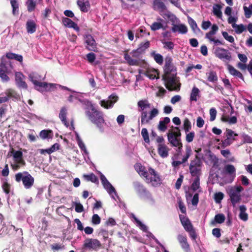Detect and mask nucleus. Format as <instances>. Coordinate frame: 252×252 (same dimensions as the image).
<instances>
[{
    "label": "nucleus",
    "instance_id": "1",
    "mask_svg": "<svg viewBox=\"0 0 252 252\" xmlns=\"http://www.w3.org/2000/svg\"><path fill=\"white\" fill-rule=\"evenodd\" d=\"M139 107L138 111L141 112V123L142 125L149 124L151 120H153L159 113L158 110L157 108L152 109L148 116V113L145 109L150 107V104L148 100H140L137 103Z\"/></svg>",
    "mask_w": 252,
    "mask_h": 252
},
{
    "label": "nucleus",
    "instance_id": "2",
    "mask_svg": "<svg viewBox=\"0 0 252 252\" xmlns=\"http://www.w3.org/2000/svg\"><path fill=\"white\" fill-rule=\"evenodd\" d=\"M85 113L88 119L93 124L100 128L102 127V124L104 123V119L101 111H98L93 104H91Z\"/></svg>",
    "mask_w": 252,
    "mask_h": 252
},
{
    "label": "nucleus",
    "instance_id": "3",
    "mask_svg": "<svg viewBox=\"0 0 252 252\" xmlns=\"http://www.w3.org/2000/svg\"><path fill=\"white\" fill-rule=\"evenodd\" d=\"M142 54L140 49L133 50L130 53V54L132 56V57H131L130 55L128 54L127 51H125L124 58L129 65L141 66L145 63L144 60L139 59L140 55Z\"/></svg>",
    "mask_w": 252,
    "mask_h": 252
},
{
    "label": "nucleus",
    "instance_id": "4",
    "mask_svg": "<svg viewBox=\"0 0 252 252\" xmlns=\"http://www.w3.org/2000/svg\"><path fill=\"white\" fill-rule=\"evenodd\" d=\"M15 181L17 182L22 181L23 184L26 189H29L33 185L34 179L27 171L19 172L15 174Z\"/></svg>",
    "mask_w": 252,
    "mask_h": 252
},
{
    "label": "nucleus",
    "instance_id": "5",
    "mask_svg": "<svg viewBox=\"0 0 252 252\" xmlns=\"http://www.w3.org/2000/svg\"><path fill=\"white\" fill-rule=\"evenodd\" d=\"M103 248L102 244L97 239L86 238L82 246L83 251H97Z\"/></svg>",
    "mask_w": 252,
    "mask_h": 252
},
{
    "label": "nucleus",
    "instance_id": "6",
    "mask_svg": "<svg viewBox=\"0 0 252 252\" xmlns=\"http://www.w3.org/2000/svg\"><path fill=\"white\" fill-rule=\"evenodd\" d=\"M179 79L177 75H162V79L165 83V87L170 91H179L180 90L181 84L180 83L177 84L179 81Z\"/></svg>",
    "mask_w": 252,
    "mask_h": 252
},
{
    "label": "nucleus",
    "instance_id": "7",
    "mask_svg": "<svg viewBox=\"0 0 252 252\" xmlns=\"http://www.w3.org/2000/svg\"><path fill=\"white\" fill-rule=\"evenodd\" d=\"M202 161L197 155L190 161L189 170L191 176H200L201 174Z\"/></svg>",
    "mask_w": 252,
    "mask_h": 252
},
{
    "label": "nucleus",
    "instance_id": "8",
    "mask_svg": "<svg viewBox=\"0 0 252 252\" xmlns=\"http://www.w3.org/2000/svg\"><path fill=\"white\" fill-rule=\"evenodd\" d=\"M243 190V188L239 186L232 187L228 190L227 193L230 197V200L234 207L240 202L241 200L240 192Z\"/></svg>",
    "mask_w": 252,
    "mask_h": 252
},
{
    "label": "nucleus",
    "instance_id": "9",
    "mask_svg": "<svg viewBox=\"0 0 252 252\" xmlns=\"http://www.w3.org/2000/svg\"><path fill=\"white\" fill-rule=\"evenodd\" d=\"M148 172V177L145 178L147 183H151L154 187L159 186L161 183L159 175L151 167H149Z\"/></svg>",
    "mask_w": 252,
    "mask_h": 252
},
{
    "label": "nucleus",
    "instance_id": "10",
    "mask_svg": "<svg viewBox=\"0 0 252 252\" xmlns=\"http://www.w3.org/2000/svg\"><path fill=\"white\" fill-rule=\"evenodd\" d=\"M164 74L163 75L174 74L177 75V68L173 63V59L170 56H166L165 59V64L163 67Z\"/></svg>",
    "mask_w": 252,
    "mask_h": 252
},
{
    "label": "nucleus",
    "instance_id": "11",
    "mask_svg": "<svg viewBox=\"0 0 252 252\" xmlns=\"http://www.w3.org/2000/svg\"><path fill=\"white\" fill-rule=\"evenodd\" d=\"M133 186L134 190L140 197L147 198L151 197V194L149 191L140 182L138 181L134 182Z\"/></svg>",
    "mask_w": 252,
    "mask_h": 252
},
{
    "label": "nucleus",
    "instance_id": "12",
    "mask_svg": "<svg viewBox=\"0 0 252 252\" xmlns=\"http://www.w3.org/2000/svg\"><path fill=\"white\" fill-rule=\"evenodd\" d=\"M108 98L109 100L103 99L100 102L101 106L107 109L113 107L114 103L118 99V97L113 94H111Z\"/></svg>",
    "mask_w": 252,
    "mask_h": 252
},
{
    "label": "nucleus",
    "instance_id": "13",
    "mask_svg": "<svg viewBox=\"0 0 252 252\" xmlns=\"http://www.w3.org/2000/svg\"><path fill=\"white\" fill-rule=\"evenodd\" d=\"M15 77L16 84L18 87L25 89L28 88V85L25 81L26 77L21 72H16L15 73Z\"/></svg>",
    "mask_w": 252,
    "mask_h": 252
},
{
    "label": "nucleus",
    "instance_id": "14",
    "mask_svg": "<svg viewBox=\"0 0 252 252\" xmlns=\"http://www.w3.org/2000/svg\"><path fill=\"white\" fill-rule=\"evenodd\" d=\"M215 54L216 57L221 60L225 59L226 60L230 61L231 59L230 52H229L227 50L224 48H217L215 51Z\"/></svg>",
    "mask_w": 252,
    "mask_h": 252
},
{
    "label": "nucleus",
    "instance_id": "15",
    "mask_svg": "<svg viewBox=\"0 0 252 252\" xmlns=\"http://www.w3.org/2000/svg\"><path fill=\"white\" fill-rule=\"evenodd\" d=\"M85 42L87 44L86 48L89 51H95L96 49V42L91 34H87L84 37Z\"/></svg>",
    "mask_w": 252,
    "mask_h": 252
},
{
    "label": "nucleus",
    "instance_id": "16",
    "mask_svg": "<svg viewBox=\"0 0 252 252\" xmlns=\"http://www.w3.org/2000/svg\"><path fill=\"white\" fill-rule=\"evenodd\" d=\"M192 154V150L189 146L186 147V154L183 158L181 161H173L172 162V165L174 167H177L180 164L185 163Z\"/></svg>",
    "mask_w": 252,
    "mask_h": 252
},
{
    "label": "nucleus",
    "instance_id": "17",
    "mask_svg": "<svg viewBox=\"0 0 252 252\" xmlns=\"http://www.w3.org/2000/svg\"><path fill=\"white\" fill-rule=\"evenodd\" d=\"M10 153L12 155L15 162L21 163L22 166L26 164V162L23 158V153L20 151H15L11 148Z\"/></svg>",
    "mask_w": 252,
    "mask_h": 252
},
{
    "label": "nucleus",
    "instance_id": "18",
    "mask_svg": "<svg viewBox=\"0 0 252 252\" xmlns=\"http://www.w3.org/2000/svg\"><path fill=\"white\" fill-rule=\"evenodd\" d=\"M167 137L168 141L172 146L178 147V150L177 151L178 153H180L183 147V144L181 142V138H177L175 137H172L171 135H167Z\"/></svg>",
    "mask_w": 252,
    "mask_h": 252
},
{
    "label": "nucleus",
    "instance_id": "19",
    "mask_svg": "<svg viewBox=\"0 0 252 252\" xmlns=\"http://www.w3.org/2000/svg\"><path fill=\"white\" fill-rule=\"evenodd\" d=\"M153 8L155 10L158 11L159 13L163 12L167 10L166 6L162 0H154Z\"/></svg>",
    "mask_w": 252,
    "mask_h": 252
},
{
    "label": "nucleus",
    "instance_id": "20",
    "mask_svg": "<svg viewBox=\"0 0 252 252\" xmlns=\"http://www.w3.org/2000/svg\"><path fill=\"white\" fill-rule=\"evenodd\" d=\"M134 168L141 177H144L145 179L148 177L149 172L148 171H147L146 167L142 165L141 163H136L134 165Z\"/></svg>",
    "mask_w": 252,
    "mask_h": 252
},
{
    "label": "nucleus",
    "instance_id": "21",
    "mask_svg": "<svg viewBox=\"0 0 252 252\" xmlns=\"http://www.w3.org/2000/svg\"><path fill=\"white\" fill-rule=\"evenodd\" d=\"M63 25L67 27L73 28L76 31H79L80 29L77 24L67 17H63L62 19Z\"/></svg>",
    "mask_w": 252,
    "mask_h": 252
},
{
    "label": "nucleus",
    "instance_id": "22",
    "mask_svg": "<svg viewBox=\"0 0 252 252\" xmlns=\"http://www.w3.org/2000/svg\"><path fill=\"white\" fill-rule=\"evenodd\" d=\"M177 240L179 242L182 248L188 251L189 249V245L188 243L187 238L186 235L179 234L177 236Z\"/></svg>",
    "mask_w": 252,
    "mask_h": 252
},
{
    "label": "nucleus",
    "instance_id": "23",
    "mask_svg": "<svg viewBox=\"0 0 252 252\" xmlns=\"http://www.w3.org/2000/svg\"><path fill=\"white\" fill-rule=\"evenodd\" d=\"M38 77L39 75L37 74L33 75L31 74L29 76L31 81L33 83V84L35 86L40 88H47L48 85L47 83L46 82H41L40 81H38L37 79H38Z\"/></svg>",
    "mask_w": 252,
    "mask_h": 252
},
{
    "label": "nucleus",
    "instance_id": "24",
    "mask_svg": "<svg viewBox=\"0 0 252 252\" xmlns=\"http://www.w3.org/2000/svg\"><path fill=\"white\" fill-rule=\"evenodd\" d=\"M169 149L166 145H158V153L162 158H167L168 156Z\"/></svg>",
    "mask_w": 252,
    "mask_h": 252
},
{
    "label": "nucleus",
    "instance_id": "25",
    "mask_svg": "<svg viewBox=\"0 0 252 252\" xmlns=\"http://www.w3.org/2000/svg\"><path fill=\"white\" fill-rule=\"evenodd\" d=\"M77 4L80 10L83 12H87L90 7V4L88 0H77Z\"/></svg>",
    "mask_w": 252,
    "mask_h": 252
},
{
    "label": "nucleus",
    "instance_id": "26",
    "mask_svg": "<svg viewBox=\"0 0 252 252\" xmlns=\"http://www.w3.org/2000/svg\"><path fill=\"white\" fill-rule=\"evenodd\" d=\"M67 109L65 106L61 108L59 113V117L63 124L66 127L69 126V123L66 120Z\"/></svg>",
    "mask_w": 252,
    "mask_h": 252
},
{
    "label": "nucleus",
    "instance_id": "27",
    "mask_svg": "<svg viewBox=\"0 0 252 252\" xmlns=\"http://www.w3.org/2000/svg\"><path fill=\"white\" fill-rule=\"evenodd\" d=\"M171 31L173 32H179L180 33L185 34L188 32V28L187 26L184 24H174L172 27Z\"/></svg>",
    "mask_w": 252,
    "mask_h": 252
},
{
    "label": "nucleus",
    "instance_id": "28",
    "mask_svg": "<svg viewBox=\"0 0 252 252\" xmlns=\"http://www.w3.org/2000/svg\"><path fill=\"white\" fill-rule=\"evenodd\" d=\"M42 139H52L54 136L53 132L51 129H44L41 130L39 134Z\"/></svg>",
    "mask_w": 252,
    "mask_h": 252
},
{
    "label": "nucleus",
    "instance_id": "29",
    "mask_svg": "<svg viewBox=\"0 0 252 252\" xmlns=\"http://www.w3.org/2000/svg\"><path fill=\"white\" fill-rule=\"evenodd\" d=\"M170 120L169 118L165 117L163 121H160L158 126V129L162 132H164L167 129V125L169 123Z\"/></svg>",
    "mask_w": 252,
    "mask_h": 252
},
{
    "label": "nucleus",
    "instance_id": "30",
    "mask_svg": "<svg viewBox=\"0 0 252 252\" xmlns=\"http://www.w3.org/2000/svg\"><path fill=\"white\" fill-rule=\"evenodd\" d=\"M26 29L28 33H34L36 29V25L34 21L31 20H28L26 23Z\"/></svg>",
    "mask_w": 252,
    "mask_h": 252
},
{
    "label": "nucleus",
    "instance_id": "31",
    "mask_svg": "<svg viewBox=\"0 0 252 252\" xmlns=\"http://www.w3.org/2000/svg\"><path fill=\"white\" fill-rule=\"evenodd\" d=\"M225 173L230 175L233 179L236 176V169L234 165L231 164H227L224 166Z\"/></svg>",
    "mask_w": 252,
    "mask_h": 252
},
{
    "label": "nucleus",
    "instance_id": "32",
    "mask_svg": "<svg viewBox=\"0 0 252 252\" xmlns=\"http://www.w3.org/2000/svg\"><path fill=\"white\" fill-rule=\"evenodd\" d=\"M222 6L220 4H215L213 6V12L214 15H215L218 18H221L222 13L221 11Z\"/></svg>",
    "mask_w": 252,
    "mask_h": 252
},
{
    "label": "nucleus",
    "instance_id": "33",
    "mask_svg": "<svg viewBox=\"0 0 252 252\" xmlns=\"http://www.w3.org/2000/svg\"><path fill=\"white\" fill-rule=\"evenodd\" d=\"M239 209L240 212L239 215L240 219L244 221H247L248 220V215L246 212L247 210L246 207L244 205H241L239 207Z\"/></svg>",
    "mask_w": 252,
    "mask_h": 252
},
{
    "label": "nucleus",
    "instance_id": "34",
    "mask_svg": "<svg viewBox=\"0 0 252 252\" xmlns=\"http://www.w3.org/2000/svg\"><path fill=\"white\" fill-rule=\"evenodd\" d=\"M207 77V80L210 82L215 83L218 81V78L216 71L211 70L206 73Z\"/></svg>",
    "mask_w": 252,
    "mask_h": 252
},
{
    "label": "nucleus",
    "instance_id": "35",
    "mask_svg": "<svg viewBox=\"0 0 252 252\" xmlns=\"http://www.w3.org/2000/svg\"><path fill=\"white\" fill-rule=\"evenodd\" d=\"M200 91L198 88L194 86L192 88L190 95V101H196L197 97L199 96Z\"/></svg>",
    "mask_w": 252,
    "mask_h": 252
},
{
    "label": "nucleus",
    "instance_id": "36",
    "mask_svg": "<svg viewBox=\"0 0 252 252\" xmlns=\"http://www.w3.org/2000/svg\"><path fill=\"white\" fill-rule=\"evenodd\" d=\"M207 158L210 163L213 165V167L218 166L219 160L216 156L213 153L209 152L207 155Z\"/></svg>",
    "mask_w": 252,
    "mask_h": 252
},
{
    "label": "nucleus",
    "instance_id": "37",
    "mask_svg": "<svg viewBox=\"0 0 252 252\" xmlns=\"http://www.w3.org/2000/svg\"><path fill=\"white\" fill-rule=\"evenodd\" d=\"M188 23L193 32L195 33L199 32H200V30L198 27L196 22L193 19L189 17L188 18Z\"/></svg>",
    "mask_w": 252,
    "mask_h": 252
},
{
    "label": "nucleus",
    "instance_id": "38",
    "mask_svg": "<svg viewBox=\"0 0 252 252\" xmlns=\"http://www.w3.org/2000/svg\"><path fill=\"white\" fill-rule=\"evenodd\" d=\"M83 177L87 181H91L94 183L98 182V178L93 173L89 175L84 174Z\"/></svg>",
    "mask_w": 252,
    "mask_h": 252
},
{
    "label": "nucleus",
    "instance_id": "39",
    "mask_svg": "<svg viewBox=\"0 0 252 252\" xmlns=\"http://www.w3.org/2000/svg\"><path fill=\"white\" fill-rule=\"evenodd\" d=\"M146 75L151 79H154L155 78H159L158 72L156 69H153L152 70H147L145 73Z\"/></svg>",
    "mask_w": 252,
    "mask_h": 252
},
{
    "label": "nucleus",
    "instance_id": "40",
    "mask_svg": "<svg viewBox=\"0 0 252 252\" xmlns=\"http://www.w3.org/2000/svg\"><path fill=\"white\" fill-rule=\"evenodd\" d=\"M152 56L154 58L155 61L158 64L161 65L163 62V58L161 55L158 53H156L153 52L151 53Z\"/></svg>",
    "mask_w": 252,
    "mask_h": 252
},
{
    "label": "nucleus",
    "instance_id": "41",
    "mask_svg": "<svg viewBox=\"0 0 252 252\" xmlns=\"http://www.w3.org/2000/svg\"><path fill=\"white\" fill-rule=\"evenodd\" d=\"M225 134L226 137L228 138V139H229L233 141L236 140L235 136H237L238 135L237 133H235L232 129L228 128H226Z\"/></svg>",
    "mask_w": 252,
    "mask_h": 252
},
{
    "label": "nucleus",
    "instance_id": "42",
    "mask_svg": "<svg viewBox=\"0 0 252 252\" xmlns=\"http://www.w3.org/2000/svg\"><path fill=\"white\" fill-rule=\"evenodd\" d=\"M232 27L235 29V32L237 34H240L246 30V27L242 24L240 25H237L235 23H233L232 25Z\"/></svg>",
    "mask_w": 252,
    "mask_h": 252
},
{
    "label": "nucleus",
    "instance_id": "43",
    "mask_svg": "<svg viewBox=\"0 0 252 252\" xmlns=\"http://www.w3.org/2000/svg\"><path fill=\"white\" fill-rule=\"evenodd\" d=\"M225 220V217L223 214H218L215 216L214 220L212 222L213 224L215 223V222L218 223H223Z\"/></svg>",
    "mask_w": 252,
    "mask_h": 252
},
{
    "label": "nucleus",
    "instance_id": "44",
    "mask_svg": "<svg viewBox=\"0 0 252 252\" xmlns=\"http://www.w3.org/2000/svg\"><path fill=\"white\" fill-rule=\"evenodd\" d=\"M194 177L195 179L191 185V188L193 191H196L200 187V176Z\"/></svg>",
    "mask_w": 252,
    "mask_h": 252
},
{
    "label": "nucleus",
    "instance_id": "45",
    "mask_svg": "<svg viewBox=\"0 0 252 252\" xmlns=\"http://www.w3.org/2000/svg\"><path fill=\"white\" fill-rule=\"evenodd\" d=\"M103 186L110 194L112 195L113 193L116 194V191L115 188L109 182L104 184Z\"/></svg>",
    "mask_w": 252,
    "mask_h": 252
},
{
    "label": "nucleus",
    "instance_id": "46",
    "mask_svg": "<svg viewBox=\"0 0 252 252\" xmlns=\"http://www.w3.org/2000/svg\"><path fill=\"white\" fill-rule=\"evenodd\" d=\"M103 186L110 194L112 195L113 193L116 194V191L115 188L109 182L104 184Z\"/></svg>",
    "mask_w": 252,
    "mask_h": 252
},
{
    "label": "nucleus",
    "instance_id": "47",
    "mask_svg": "<svg viewBox=\"0 0 252 252\" xmlns=\"http://www.w3.org/2000/svg\"><path fill=\"white\" fill-rule=\"evenodd\" d=\"M10 3L12 7V13L13 15H16L18 12L19 5L17 0H11Z\"/></svg>",
    "mask_w": 252,
    "mask_h": 252
},
{
    "label": "nucleus",
    "instance_id": "48",
    "mask_svg": "<svg viewBox=\"0 0 252 252\" xmlns=\"http://www.w3.org/2000/svg\"><path fill=\"white\" fill-rule=\"evenodd\" d=\"M184 129L188 133L191 128V123L188 118L185 119L183 124Z\"/></svg>",
    "mask_w": 252,
    "mask_h": 252
},
{
    "label": "nucleus",
    "instance_id": "49",
    "mask_svg": "<svg viewBox=\"0 0 252 252\" xmlns=\"http://www.w3.org/2000/svg\"><path fill=\"white\" fill-rule=\"evenodd\" d=\"M141 135L144 139V141L146 143H149L150 142L149 133H148L147 129L146 128H143L142 129Z\"/></svg>",
    "mask_w": 252,
    "mask_h": 252
},
{
    "label": "nucleus",
    "instance_id": "50",
    "mask_svg": "<svg viewBox=\"0 0 252 252\" xmlns=\"http://www.w3.org/2000/svg\"><path fill=\"white\" fill-rule=\"evenodd\" d=\"M36 3L33 0H28L27 9L29 12H32L34 10Z\"/></svg>",
    "mask_w": 252,
    "mask_h": 252
},
{
    "label": "nucleus",
    "instance_id": "51",
    "mask_svg": "<svg viewBox=\"0 0 252 252\" xmlns=\"http://www.w3.org/2000/svg\"><path fill=\"white\" fill-rule=\"evenodd\" d=\"M151 29L153 31H156L160 29H163V25L159 22H154L150 26Z\"/></svg>",
    "mask_w": 252,
    "mask_h": 252
},
{
    "label": "nucleus",
    "instance_id": "52",
    "mask_svg": "<svg viewBox=\"0 0 252 252\" xmlns=\"http://www.w3.org/2000/svg\"><path fill=\"white\" fill-rule=\"evenodd\" d=\"M150 46V42L149 41H146L145 43H141L139 47L137 49H140L141 53H143L146 50V49H148Z\"/></svg>",
    "mask_w": 252,
    "mask_h": 252
},
{
    "label": "nucleus",
    "instance_id": "53",
    "mask_svg": "<svg viewBox=\"0 0 252 252\" xmlns=\"http://www.w3.org/2000/svg\"><path fill=\"white\" fill-rule=\"evenodd\" d=\"M175 129L177 130V131H169L167 133V135H171L172 137H175L177 138H181V133L180 130L178 127H175Z\"/></svg>",
    "mask_w": 252,
    "mask_h": 252
},
{
    "label": "nucleus",
    "instance_id": "54",
    "mask_svg": "<svg viewBox=\"0 0 252 252\" xmlns=\"http://www.w3.org/2000/svg\"><path fill=\"white\" fill-rule=\"evenodd\" d=\"M11 185L7 181H4L2 185V189L3 191L7 194L10 191Z\"/></svg>",
    "mask_w": 252,
    "mask_h": 252
},
{
    "label": "nucleus",
    "instance_id": "55",
    "mask_svg": "<svg viewBox=\"0 0 252 252\" xmlns=\"http://www.w3.org/2000/svg\"><path fill=\"white\" fill-rule=\"evenodd\" d=\"M51 249L54 251H58L64 249V246L62 244L55 243L51 245Z\"/></svg>",
    "mask_w": 252,
    "mask_h": 252
},
{
    "label": "nucleus",
    "instance_id": "56",
    "mask_svg": "<svg viewBox=\"0 0 252 252\" xmlns=\"http://www.w3.org/2000/svg\"><path fill=\"white\" fill-rule=\"evenodd\" d=\"M224 197V194L221 192H217L215 194L214 199L216 203H220Z\"/></svg>",
    "mask_w": 252,
    "mask_h": 252
},
{
    "label": "nucleus",
    "instance_id": "57",
    "mask_svg": "<svg viewBox=\"0 0 252 252\" xmlns=\"http://www.w3.org/2000/svg\"><path fill=\"white\" fill-rule=\"evenodd\" d=\"M222 34L224 38L227 41L230 43H233L234 42V37L231 35H229L226 32H222Z\"/></svg>",
    "mask_w": 252,
    "mask_h": 252
},
{
    "label": "nucleus",
    "instance_id": "58",
    "mask_svg": "<svg viewBox=\"0 0 252 252\" xmlns=\"http://www.w3.org/2000/svg\"><path fill=\"white\" fill-rule=\"evenodd\" d=\"M0 77L3 82H8L9 81V77L6 74L4 70L0 68Z\"/></svg>",
    "mask_w": 252,
    "mask_h": 252
},
{
    "label": "nucleus",
    "instance_id": "59",
    "mask_svg": "<svg viewBox=\"0 0 252 252\" xmlns=\"http://www.w3.org/2000/svg\"><path fill=\"white\" fill-rule=\"evenodd\" d=\"M5 94L7 95L6 97H8V100L9 98L15 97L16 94V93L14 90L12 89H8L6 91Z\"/></svg>",
    "mask_w": 252,
    "mask_h": 252
},
{
    "label": "nucleus",
    "instance_id": "60",
    "mask_svg": "<svg viewBox=\"0 0 252 252\" xmlns=\"http://www.w3.org/2000/svg\"><path fill=\"white\" fill-rule=\"evenodd\" d=\"M195 136V133L194 131H191L189 133H186V141L189 142H191Z\"/></svg>",
    "mask_w": 252,
    "mask_h": 252
},
{
    "label": "nucleus",
    "instance_id": "61",
    "mask_svg": "<svg viewBox=\"0 0 252 252\" xmlns=\"http://www.w3.org/2000/svg\"><path fill=\"white\" fill-rule=\"evenodd\" d=\"M162 43L164 45V48L168 49L169 50H172L174 47V44L172 41H165L163 42Z\"/></svg>",
    "mask_w": 252,
    "mask_h": 252
},
{
    "label": "nucleus",
    "instance_id": "62",
    "mask_svg": "<svg viewBox=\"0 0 252 252\" xmlns=\"http://www.w3.org/2000/svg\"><path fill=\"white\" fill-rule=\"evenodd\" d=\"M92 222L94 224H98L100 222V218L97 214H94L92 217Z\"/></svg>",
    "mask_w": 252,
    "mask_h": 252
},
{
    "label": "nucleus",
    "instance_id": "63",
    "mask_svg": "<svg viewBox=\"0 0 252 252\" xmlns=\"http://www.w3.org/2000/svg\"><path fill=\"white\" fill-rule=\"evenodd\" d=\"M217 115V111L215 108H211L210 109V121H213L215 120Z\"/></svg>",
    "mask_w": 252,
    "mask_h": 252
},
{
    "label": "nucleus",
    "instance_id": "64",
    "mask_svg": "<svg viewBox=\"0 0 252 252\" xmlns=\"http://www.w3.org/2000/svg\"><path fill=\"white\" fill-rule=\"evenodd\" d=\"M98 234L102 236L104 241H106L108 238V231L107 230L100 229Z\"/></svg>",
    "mask_w": 252,
    "mask_h": 252
}]
</instances>
